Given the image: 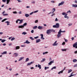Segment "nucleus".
<instances>
[{
    "label": "nucleus",
    "instance_id": "nucleus-59",
    "mask_svg": "<svg viewBox=\"0 0 77 77\" xmlns=\"http://www.w3.org/2000/svg\"><path fill=\"white\" fill-rule=\"evenodd\" d=\"M50 31L51 32H53V29H50Z\"/></svg>",
    "mask_w": 77,
    "mask_h": 77
},
{
    "label": "nucleus",
    "instance_id": "nucleus-41",
    "mask_svg": "<svg viewBox=\"0 0 77 77\" xmlns=\"http://www.w3.org/2000/svg\"><path fill=\"white\" fill-rule=\"evenodd\" d=\"M20 21V19H17L16 21V23H18V21Z\"/></svg>",
    "mask_w": 77,
    "mask_h": 77
},
{
    "label": "nucleus",
    "instance_id": "nucleus-52",
    "mask_svg": "<svg viewBox=\"0 0 77 77\" xmlns=\"http://www.w3.org/2000/svg\"><path fill=\"white\" fill-rule=\"evenodd\" d=\"M31 32L32 33H33L34 32V30H32L31 31Z\"/></svg>",
    "mask_w": 77,
    "mask_h": 77
},
{
    "label": "nucleus",
    "instance_id": "nucleus-54",
    "mask_svg": "<svg viewBox=\"0 0 77 77\" xmlns=\"http://www.w3.org/2000/svg\"><path fill=\"white\" fill-rule=\"evenodd\" d=\"M68 25H69V26H71L72 25V23H69L68 24Z\"/></svg>",
    "mask_w": 77,
    "mask_h": 77
},
{
    "label": "nucleus",
    "instance_id": "nucleus-22",
    "mask_svg": "<svg viewBox=\"0 0 77 77\" xmlns=\"http://www.w3.org/2000/svg\"><path fill=\"white\" fill-rule=\"evenodd\" d=\"M72 74H73V72H72L71 74H70V75L68 76V77H72V76H74V75H72Z\"/></svg>",
    "mask_w": 77,
    "mask_h": 77
},
{
    "label": "nucleus",
    "instance_id": "nucleus-2",
    "mask_svg": "<svg viewBox=\"0 0 77 77\" xmlns=\"http://www.w3.org/2000/svg\"><path fill=\"white\" fill-rule=\"evenodd\" d=\"M59 23H56L55 25H54L53 26V28H59Z\"/></svg>",
    "mask_w": 77,
    "mask_h": 77
},
{
    "label": "nucleus",
    "instance_id": "nucleus-34",
    "mask_svg": "<svg viewBox=\"0 0 77 77\" xmlns=\"http://www.w3.org/2000/svg\"><path fill=\"white\" fill-rule=\"evenodd\" d=\"M72 70H71V69H70L68 71V73H70V72H72Z\"/></svg>",
    "mask_w": 77,
    "mask_h": 77
},
{
    "label": "nucleus",
    "instance_id": "nucleus-30",
    "mask_svg": "<svg viewBox=\"0 0 77 77\" xmlns=\"http://www.w3.org/2000/svg\"><path fill=\"white\" fill-rule=\"evenodd\" d=\"M62 51H66V49H61Z\"/></svg>",
    "mask_w": 77,
    "mask_h": 77
},
{
    "label": "nucleus",
    "instance_id": "nucleus-33",
    "mask_svg": "<svg viewBox=\"0 0 77 77\" xmlns=\"http://www.w3.org/2000/svg\"><path fill=\"white\" fill-rule=\"evenodd\" d=\"M42 60H42L41 62H42V63L44 62V61H45V58L42 59Z\"/></svg>",
    "mask_w": 77,
    "mask_h": 77
},
{
    "label": "nucleus",
    "instance_id": "nucleus-56",
    "mask_svg": "<svg viewBox=\"0 0 77 77\" xmlns=\"http://www.w3.org/2000/svg\"><path fill=\"white\" fill-rule=\"evenodd\" d=\"M33 13H34V12H32L31 13L29 14L30 15H32V14H33Z\"/></svg>",
    "mask_w": 77,
    "mask_h": 77
},
{
    "label": "nucleus",
    "instance_id": "nucleus-35",
    "mask_svg": "<svg viewBox=\"0 0 77 77\" xmlns=\"http://www.w3.org/2000/svg\"><path fill=\"white\" fill-rule=\"evenodd\" d=\"M53 69H56V67L54 66L53 67H52L51 70H53Z\"/></svg>",
    "mask_w": 77,
    "mask_h": 77
},
{
    "label": "nucleus",
    "instance_id": "nucleus-12",
    "mask_svg": "<svg viewBox=\"0 0 77 77\" xmlns=\"http://www.w3.org/2000/svg\"><path fill=\"white\" fill-rule=\"evenodd\" d=\"M38 29H39L40 30H41V29H43V27L42 26H38Z\"/></svg>",
    "mask_w": 77,
    "mask_h": 77
},
{
    "label": "nucleus",
    "instance_id": "nucleus-16",
    "mask_svg": "<svg viewBox=\"0 0 77 77\" xmlns=\"http://www.w3.org/2000/svg\"><path fill=\"white\" fill-rule=\"evenodd\" d=\"M30 42H29L28 40H26L25 42H24V44H30Z\"/></svg>",
    "mask_w": 77,
    "mask_h": 77
},
{
    "label": "nucleus",
    "instance_id": "nucleus-6",
    "mask_svg": "<svg viewBox=\"0 0 77 77\" xmlns=\"http://www.w3.org/2000/svg\"><path fill=\"white\" fill-rule=\"evenodd\" d=\"M46 33L47 35H50L51 34V32H50V30L48 29L46 31Z\"/></svg>",
    "mask_w": 77,
    "mask_h": 77
},
{
    "label": "nucleus",
    "instance_id": "nucleus-9",
    "mask_svg": "<svg viewBox=\"0 0 77 77\" xmlns=\"http://www.w3.org/2000/svg\"><path fill=\"white\" fill-rule=\"evenodd\" d=\"M77 42H76L73 45V47H74V48H76L77 47Z\"/></svg>",
    "mask_w": 77,
    "mask_h": 77
},
{
    "label": "nucleus",
    "instance_id": "nucleus-28",
    "mask_svg": "<svg viewBox=\"0 0 77 77\" xmlns=\"http://www.w3.org/2000/svg\"><path fill=\"white\" fill-rule=\"evenodd\" d=\"M48 52H43V55H44V54H48Z\"/></svg>",
    "mask_w": 77,
    "mask_h": 77
},
{
    "label": "nucleus",
    "instance_id": "nucleus-8",
    "mask_svg": "<svg viewBox=\"0 0 77 77\" xmlns=\"http://www.w3.org/2000/svg\"><path fill=\"white\" fill-rule=\"evenodd\" d=\"M57 41H56L53 44V46H57V44L58 43H57Z\"/></svg>",
    "mask_w": 77,
    "mask_h": 77
},
{
    "label": "nucleus",
    "instance_id": "nucleus-23",
    "mask_svg": "<svg viewBox=\"0 0 77 77\" xmlns=\"http://www.w3.org/2000/svg\"><path fill=\"white\" fill-rule=\"evenodd\" d=\"M73 62L74 63H75V62H77V60L76 59H74L73 60Z\"/></svg>",
    "mask_w": 77,
    "mask_h": 77
},
{
    "label": "nucleus",
    "instance_id": "nucleus-50",
    "mask_svg": "<svg viewBox=\"0 0 77 77\" xmlns=\"http://www.w3.org/2000/svg\"><path fill=\"white\" fill-rule=\"evenodd\" d=\"M77 67V64L75 65L74 66V68H75L76 67Z\"/></svg>",
    "mask_w": 77,
    "mask_h": 77
},
{
    "label": "nucleus",
    "instance_id": "nucleus-45",
    "mask_svg": "<svg viewBox=\"0 0 77 77\" xmlns=\"http://www.w3.org/2000/svg\"><path fill=\"white\" fill-rule=\"evenodd\" d=\"M56 11V9H55V8H53L52 9V11L53 12H55Z\"/></svg>",
    "mask_w": 77,
    "mask_h": 77
},
{
    "label": "nucleus",
    "instance_id": "nucleus-3",
    "mask_svg": "<svg viewBox=\"0 0 77 77\" xmlns=\"http://www.w3.org/2000/svg\"><path fill=\"white\" fill-rule=\"evenodd\" d=\"M62 34L59 31L57 35V38H59L61 36Z\"/></svg>",
    "mask_w": 77,
    "mask_h": 77
},
{
    "label": "nucleus",
    "instance_id": "nucleus-39",
    "mask_svg": "<svg viewBox=\"0 0 77 77\" xmlns=\"http://www.w3.org/2000/svg\"><path fill=\"white\" fill-rule=\"evenodd\" d=\"M15 38L14 37H13L11 39V41H14V40H15Z\"/></svg>",
    "mask_w": 77,
    "mask_h": 77
},
{
    "label": "nucleus",
    "instance_id": "nucleus-40",
    "mask_svg": "<svg viewBox=\"0 0 77 77\" xmlns=\"http://www.w3.org/2000/svg\"><path fill=\"white\" fill-rule=\"evenodd\" d=\"M49 68V67L45 66V70H46L47 69H48Z\"/></svg>",
    "mask_w": 77,
    "mask_h": 77
},
{
    "label": "nucleus",
    "instance_id": "nucleus-4",
    "mask_svg": "<svg viewBox=\"0 0 77 77\" xmlns=\"http://www.w3.org/2000/svg\"><path fill=\"white\" fill-rule=\"evenodd\" d=\"M65 3V2L62 1L60 3H59L58 5V6H62L63 5V4Z\"/></svg>",
    "mask_w": 77,
    "mask_h": 77
},
{
    "label": "nucleus",
    "instance_id": "nucleus-49",
    "mask_svg": "<svg viewBox=\"0 0 77 77\" xmlns=\"http://www.w3.org/2000/svg\"><path fill=\"white\" fill-rule=\"evenodd\" d=\"M32 4H35V1H32L31 2Z\"/></svg>",
    "mask_w": 77,
    "mask_h": 77
},
{
    "label": "nucleus",
    "instance_id": "nucleus-62",
    "mask_svg": "<svg viewBox=\"0 0 77 77\" xmlns=\"http://www.w3.org/2000/svg\"><path fill=\"white\" fill-rule=\"evenodd\" d=\"M13 14H17V12L16 11H13Z\"/></svg>",
    "mask_w": 77,
    "mask_h": 77
},
{
    "label": "nucleus",
    "instance_id": "nucleus-36",
    "mask_svg": "<svg viewBox=\"0 0 77 77\" xmlns=\"http://www.w3.org/2000/svg\"><path fill=\"white\" fill-rule=\"evenodd\" d=\"M37 28H38V26H35L33 27V29H36Z\"/></svg>",
    "mask_w": 77,
    "mask_h": 77
},
{
    "label": "nucleus",
    "instance_id": "nucleus-19",
    "mask_svg": "<svg viewBox=\"0 0 77 77\" xmlns=\"http://www.w3.org/2000/svg\"><path fill=\"white\" fill-rule=\"evenodd\" d=\"M59 32L61 33L62 32L64 33V32H65V31H62V30L60 29L59 31Z\"/></svg>",
    "mask_w": 77,
    "mask_h": 77
},
{
    "label": "nucleus",
    "instance_id": "nucleus-13",
    "mask_svg": "<svg viewBox=\"0 0 77 77\" xmlns=\"http://www.w3.org/2000/svg\"><path fill=\"white\" fill-rule=\"evenodd\" d=\"M32 63H33V62H31L30 63H28L27 64V66H30V65H31V64H32Z\"/></svg>",
    "mask_w": 77,
    "mask_h": 77
},
{
    "label": "nucleus",
    "instance_id": "nucleus-47",
    "mask_svg": "<svg viewBox=\"0 0 77 77\" xmlns=\"http://www.w3.org/2000/svg\"><path fill=\"white\" fill-rule=\"evenodd\" d=\"M38 11H39V10H38L35 11L34 12V13H36L37 12H38Z\"/></svg>",
    "mask_w": 77,
    "mask_h": 77
},
{
    "label": "nucleus",
    "instance_id": "nucleus-11",
    "mask_svg": "<svg viewBox=\"0 0 77 77\" xmlns=\"http://www.w3.org/2000/svg\"><path fill=\"white\" fill-rule=\"evenodd\" d=\"M72 7L73 8L74 7V8H77V5L76 4H72Z\"/></svg>",
    "mask_w": 77,
    "mask_h": 77
},
{
    "label": "nucleus",
    "instance_id": "nucleus-57",
    "mask_svg": "<svg viewBox=\"0 0 77 77\" xmlns=\"http://www.w3.org/2000/svg\"><path fill=\"white\" fill-rule=\"evenodd\" d=\"M26 46L25 45H21V47H25Z\"/></svg>",
    "mask_w": 77,
    "mask_h": 77
},
{
    "label": "nucleus",
    "instance_id": "nucleus-7",
    "mask_svg": "<svg viewBox=\"0 0 77 77\" xmlns=\"http://www.w3.org/2000/svg\"><path fill=\"white\" fill-rule=\"evenodd\" d=\"M5 13V11H4L2 13L3 16H8V14H4Z\"/></svg>",
    "mask_w": 77,
    "mask_h": 77
},
{
    "label": "nucleus",
    "instance_id": "nucleus-55",
    "mask_svg": "<svg viewBox=\"0 0 77 77\" xmlns=\"http://www.w3.org/2000/svg\"><path fill=\"white\" fill-rule=\"evenodd\" d=\"M65 42H64L62 43V45H65Z\"/></svg>",
    "mask_w": 77,
    "mask_h": 77
},
{
    "label": "nucleus",
    "instance_id": "nucleus-63",
    "mask_svg": "<svg viewBox=\"0 0 77 77\" xmlns=\"http://www.w3.org/2000/svg\"><path fill=\"white\" fill-rule=\"evenodd\" d=\"M55 21H58V20L57 19V18H56V19L55 20Z\"/></svg>",
    "mask_w": 77,
    "mask_h": 77
},
{
    "label": "nucleus",
    "instance_id": "nucleus-37",
    "mask_svg": "<svg viewBox=\"0 0 77 77\" xmlns=\"http://www.w3.org/2000/svg\"><path fill=\"white\" fill-rule=\"evenodd\" d=\"M29 60V58H27L26 59V62H28Z\"/></svg>",
    "mask_w": 77,
    "mask_h": 77
},
{
    "label": "nucleus",
    "instance_id": "nucleus-29",
    "mask_svg": "<svg viewBox=\"0 0 77 77\" xmlns=\"http://www.w3.org/2000/svg\"><path fill=\"white\" fill-rule=\"evenodd\" d=\"M6 40L5 39H3L1 40V42H2V43H3V42H5V41H6Z\"/></svg>",
    "mask_w": 77,
    "mask_h": 77
},
{
    "label": "nucleus",
    "instance_id": "nucleus-38",
    "mask_svg": "<svg viewBox=\"0 0 77 77\" xmlns=\"http://www.w3.org/2000/svg\"><path fill=\"white\" fill-rule=\"evenodd\" d=\"M22 35H26L27 34V32H23L22 33Z\"/></svg>",
    "mask_w": 77,
    "mask_h": 77
},
{
    "label": "nucleus",
    "instance_id": "nucleus-32",
    "mask_svg": "<svg viewBox=\"0 0 77 77\" xmlns=\"http://www.w3.org/2000/svg\"><path fill=\"white\" fill-rule=\"evenodd\" d=\"M8 20V19H6V18L4 19H3V20H2V22H4V21H6V20Z\"/></svg>",
    "mask_w": 77,
    "mask_h": 77
},
{
    "label": "nucleus",
    "instance_id": "nucleus-18",
    "mask_svg": "<svg viewBox=\"0 0 77 77\" xmlns=\"http://www.w3.org/2000/svg\"><path fill=\"white\" fill-rule=\"evenodd\" d=\"M14 54L15 55L16 57H17L18 56V53H15Z\"/></svg>",
    "mask_w": 77,
    "mask_h": 77
},
{
    "label": "nucleus",
    "instance_id": "nucleus-31",
    "mask_svg": "<svg viewBox=\"0 0 77 77\" xmlns=\"http://www.w3.org/2000/svg\"><path fill=\"white\" fill-rule=\"evenodd\" d=\"M24 59V57H20L19 60V61H21L22 60V59Z\"/></svg>",
    "mask_w": 77,
    "mask_h": 77
},
{
    "label": "nucleus",
    "instance_id": "nucleus-17",
    "mask_svg": "<svg viewBox=\"0 0 77 77\" xmlns=\"http://www.w3.org/2000/svg\"><path fill=\"white\" fill-rule=\"evenodd\" d=\"M7 54V51H5L3 52L1 54Z\"/></svg>",
    "mask_w": 77,
    "mask_h": 77
},
{
    "label": "nucleus",
    "instance_id": "nucleus-10",
    "mask_svg": "<svg viewBox=\"0 0 77 77\" xmlns=\"http://www.w3.org/2000/svg\"><path fill=\"white\" fill-rule=\"evenodd\" d=\"M40 36H41V39H42V40L45 39V38H44V35H43V34H41Z\"/></svg>",
    "mask_w": 77,
    "mask_h": 77
},
{
    "label": "nucleus",
    "instance_id": "nucleus-5",
    "mask_svg": "<svg viewBox=\"0 0 77 77\" xmlns=\"http://www.w3.org/2000/svg\"><path fill=\"white\" fill-rule=\"evenodd\" d=\"M54 63V60L51 61L49 63H48V65H52V63Z\"/></svg>",
    "mask_w": 77,
    "mask_h": 77
},
{
    "label": "nucleus",
    "instance_id": "nucleus-64",
    "mask_svg": "<svg viewBox=\"0 0 77 77\" xmlns=\"http://www.w3.org/2000/svg\"><path fill=\"white\" fill-rule=\"evenodd\" d=\"M74 53L75 54H77V51H75Z\"/></svg>",
    "mask_w": 77,
    "mask_h": 77
},
{
    "label": "nucleus",
    "instance_id": "nucleus-26",
    "mask_svg": "<svg viewBox=\"0 0 77 77\" xmlns=\"http://www.w3.org/2000/svg\"><path fill=\"white\" fill-rule=\"evenodd\" d=\"M7 1V5H8L9 3V2H10V0H6Z\"/></svg>",
    "mask_w": 77,
    "mask_h": 77
},
{
    "label": "nucleus",
    "instance_id": "nucleus-20",
    "mask_svg": "<svg viewBox=\"0 0 77 77\" xmlns=\"http://www.w3.org/2000/svg\"><path fill=\"white\" fill-rule=\"evenodd\" d=\"M37 67L38 68H39L40 69H41V65L38 64Z\"/></svg>",
    "mask_w": 77,
    "mask_h": 77
},
{
    "label": "nucleus",
    "instance_id": "nucleus-53",
    "mask_svg": "<svg viewBox=\"0 0 77 77\" xmlns=\"http://www.w3.org/2000/svg\"><path fill=\"white\" fill-rule=\"evenodd\" d=\"M2 1L3 2H4V3H5L6 2V0H2Z\"/></svg>",
    "mask_w": 77,
    "mask_h": 77
},
{
    "label": "nucleus",
    "instance_id": "nucleus-46",
    "mask_svg": "<svg viewBox=\"0 0 77 77\" xmlns=\"http://www.w3.org/2000/svg\"><path fill=\"white\" fill-rule=\"evenodd\" d=\"M38 20H35V23H38Z\"/></svg>",
    "mask_w": 77,
    "mask_h": 77
},
{
    "label": "nucleus",
    "instance_id": "nucleus-1",
    "mask_svg": "<svg viewBox=\"0 0 77 77\" xmlns=\"http://www.w3.org/2000/svg\"><path fill=\"white\" fill-rule=\"evenodd\" d=\"M27 26V23H26L23 24V25L19 26L18 27L19 29H23L24 27V26Z\"/></svg>",
    "mask_w": 77,
    "mask_h": 77
},
{
    "label": "nucleus",
    "instance_id": "nucleus-14",
    "mask_svg": "<svg viewBox=\"0 0 77 77\" xmlns=\"http://www.w3.org/2000/svg\"><path fill=\"white\" fill-rule=\"evenodd\" d=\"M40 41H41V39H36V43H38V42H40Z\"/></svg>",
    "mask_w": 77,
    "mask_h": 77
},
{
    "label": "nucleus",
    "instance_id": "nucleus-48",
    "mask_svg": "<svg viewBox=\"0 0 77 77\" xmlns=\"http://www.w3.org/2000/svg\"><path fill=\"white\" fill-rule=\"evenodd\" d=\"M66 14V13L65 12H63L62 13V15H65Z\"/></svg>",
    "mask_w": 77,
    "mask_h": 77
},
{
    "label": "nucleus",
    "instance_id": "nucleus-27",
    "mask_svg": "<svg viewBox=\"0 0 77 77\" xmlns=\"http://www.w3.org/2000/svg\"><path fill=\"white\" fill-rule=\"evenodd\" d=\"M63 70H61L58 72V74H62L63 73Z\"/></svg>",
    "mask_w": 77,
    "mask_h": 77
},
{
    "label": "nucleus",
    "instance_id": "nucleus-42",
    "mask_svg": "<svg viewBox=\"0 0 77 77\" xmlns=\"http://www.w3.org/2000/svg\"><path fill=\"white\" fill-rule=\"evenodd\" d=\"M65 18H67V19H68L69 18V17L66 16H64Z\"/></svg>",
    "mask_w": 77,
    "mask_h": 77
},
{
    "label": "nucleus",
    "instance_id": "nucleus-60",
    "mask_svg": "<svg viewBox=\"0 0 77 77\" xmlns=\"http://www.w3.org/2000/svg\"><path fill=\"white\" fill-rule=\"evenodd\" d=\"M55 15V14L54 13V14H53L52 15H51V17H53V16H54Z\"/></svg>",
    "mask_w": 77,
    "mask_h": 77
},
{
    "label": "nucleus",
    "instance_id": "nucleus-44",
    "mask_svg": "<svg viewBox=\"0 0 77 77\" xmlns=\"http://www.w3.org/2000/svg\"><path fill=\"white\" fill-rule=\"evenodd\" d=\"M38 38H39V36H37L36 37H34V38L35 39H38Z\"/></svg>",
    "mask_w": 77,
    "mask_h": 77
},
{
    "label": "nucleus",
    "instance_id": "nucleus-15",
    "mask_svg": "<svg viewBox=\"0 0 77 77\" xmlns=\"http://www.w3.org/2000/svg\"><path fill=\"white\" fill-rule=\"evenodd\" d=\"M5 23H7V26H9L10 24V22H9L8 21H6Z\"/></svg>",
    "mask_w": 77,
    "mask_h": 77
},
{
    "label": "nucleus",
    "instance_id": "nucleus-25",
    "mask_svg": "<svg viewBox=\"0 0 77 77\" xmlns=\"http://www.w3.org/2000/svg\"><path fill=\"white\" fill-rule=\"evenodd\" d=\"M20 48V46H17L16 47V49L15 50H18Z\"/></svg>",
    "mask_w": 77,
    "mask_h": 77
},
{
    "label": "nucleus",
    "instance_id": "nucleus-24",
    "mask_svg": "<svg viewBox=\"0 0 77 77\" xmlns=\"http://www.w3.org/2000/svg\"><path fill=\"white\" fill-rule=\"evenodd\" d=\"M20 22L19 23V24H21V23H23V20H20Z\"/></svg>",
    "mask_w": 77,
    "mask_h": 77
},
{
    "label": "nucleus",
    "instance_id": "nucleus-51",
    "mask_svg": "<svg viewBox=\"0 0 77 77\" xmlns=\"http://www.w3.org/2000/svg\"><path fill=\"white\" fill-rule=\"evenodd\" d=\"M64 39L65 41V42H68V40H67V39H65V38H64Z\"/></svg>",
    "mask_w": 77,
    "mask_h": 77
},
{
    "label": "nucleus",
    "instance_id": "nucleus-43",
    "mask_svg": "<svg viewBox=\"0 0 77 77\" xmlns=\"http://www.w3.org/2000/svg\"><path fill=\"white\" fill-rule=\"evenodd\" d=\"M29 39H31V40H34V39H33V37H29Z\"/></svg>",
    "mask_w": 77,
    "mask_h": 77
},
{
    "label": "nucleus",
    "instance_id": "nucleus-21",
    "mask_svg": "<svg viewBox=\"0 0 77 77\" xmlns=\"http://www.w3.org/2000/svg\"><path fill=\"white\" fill-rule=\"evenodd\" d=\"M25 17H29V14H25Z\"/></svg>",
    "mask_w": 77,
    "mask_h": 77
},
{
    "label": "nucleus",
    "instance_id": "nucleus-61",
    "mask_svg": "<svg viewBox=\"0 0 77 77\" xmlns=\"http://www.w3.org/2000/svg\"><path fill=\"white\" fill-rule=\"evenodd\" d=\"M69 13H71V11H70V10H69V11H68L67 12V14H68V13H69Z\"/></svg>",
    "mask_w": 77,
    "mask_h": 77
},
{
    "label": "nucleus",
    "instance_id": "nucleus-58",
    "mask_svg": "<svg viewBox=\"0 0 77 77\" xmlns=\"http://www.w3.org/2000/svg\"><path fill=\"white\" fill-rule=\"evenodd\" d=\"M51 2L52 3H54V1H51Z\"/></svg>",
    "mask_w": 77,
    "mask_h": 77
}]
</instances>
